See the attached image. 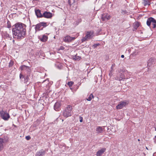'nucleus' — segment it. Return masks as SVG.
<instances>
[{"mask_svg": "<svg viewBox=\"0 0 156 156\" xmlns=\"http://www.w3.org/2000/svg\"><path fill=\"white\" fill-rule=\"evenodd\" d=\"M26 27L21 23H17L13 25L12 30L14 38L19 40L23 38L26 34Z\"/></svg>", "mask_w": 156, "mask_h": 156, "instance_id": "nucleus-1", "label": "nucleus"}, {"mask_svg": "<svg viewBox=\"0 0 156 156\" xmlns=\"http://www.w3.org/2000/svg\"><path fill=\"white\" fill-rule=\"evenodd\" d=\"M72 107L70 105H68L66 108L63 111V115L66 118L72 115Z\"/></svg>", "mask_w": 156, "mask_h": 156, "instance_id": "nucleus-2", "label": "nucleus"}, {"mask_svg": "<svg viewBox=\"0 0 156 156\" xmlns=\"http://www.w3.org/2000/svg\"><path fill=\"white\" fill-rule=\"evenodd\" d=\"M147 24L150 28H156V20L153 18L150 17L147 19Z\"/></svg>", "mask_w": 156, "mask_h": 156, "instance_id": "nucleus-3", "label": "nucleus"}, {"mask_svg": "<svg viewBox=\"0 0 156 156\" xmlns=\"http://www.w3.org/2000/svg\"><path fill=\"white\" fill-rule=\"evenodd\" d=\"M0 115L2 118L4 120H8L10 117V116L8 113L3 110L0 112Z\"/></svg>", "mask_w": 156, "mask_h": 156, "instance_id": "nucleus-4", "label": "nucleus"}, {"mask_svg": "<svg viewBox=\"0 0 156 156\" xmlns=\"http://www.w3.org/2000/svg\"><path fill=\"white\" fill-rule=\"evenodd\" d=\"M46 23L43 22H41L37 24L36 25L35 28L36 31L39 30H41V28L42 26L45 27L46 26Z\"/></svg>", "mask_w": 156, "mask_h": 156, "instance_id": "nucleus-5", "label": "nucleus"}, {"mask_svg": "<svg viewBox=\"0 0 156 156\" xmlns=\"http://www.w3.org/2000/svg\"><path fill=\"white\" fill-rule=\"evenodd\" d=\"M127 104V103L126 102L124 101H121L117 105L116 107V108L117 109H121L126 106Z\"/></svg>", "mask_w": 156, "mask_h": 156, "instance_id": "nucleus-6", "label": "nucleus"}, {"mask_svg": "<svg viewBox=\"0 0 156 156\" xmlns=\"http://www.w3.org/2000/svg\"><path fill=\"white\" fill-rule=\"evenodd\" d=\"M75 37H71L69 36H67L64 37L63 40L65 42H69L75 39Z\"/></svg>", "mask_w": 156, "mask_h": 156, "instance_id": "nucleus-7", "label": "nucleus"}, {"mask_svg": "<svg viewBox=\"0 0 156 156\" xmlns=\"http://www.w3.org/2000/svg\"><path fill=\"white\" fill-rule=\"evenodd\" d=\"M94 32L93 31H87L86 33V37L87 38L88 40H90L93 37Z\"/></svg>", "mask_w": 156, "mask_h": 156, "instance_id": "nucleus-8", "label": "nucleus"}, {"mask_svg": "<svg viewBox=\"0 0 156 156\" xmlns=\"http://www.w3.org/2000/svg\"><path fill=\"white\" fill-rule=\"evenodd\" d=\"M43 17L47 18H50L52 17V14L49 12H45L42 14Z\"/></svg>", "mask_w": 156, "mask_h": 156, "instance_id": "nucleus-9", "label": "nucleus"}, {"mask_svg": "<svg viewBox=\"0 0 156 156\" xmlns=\"http://www.w3.org/2000/svg\"><path fill=\"white\" fill-rule=\"evenodd\" d=\"M111 18V16L110 15L107 14H105L102 16V20L103 21H107L109 20Z\"/></svg>", "mask_w": 156, "mask_h": 156, "instance_id": "nucleus-10", "label": "nucleus"}, {"mask_svg": "<svg viewBox=\"0 0 156 156\" xmlns=\"http://www.w3.org/2000/svg\"><path fill=\"white\" fill-rule=\"evenodd\" d=\"M20 69L21 70H25L28 73H30L31 71L30 67L24 65H22L21 66Z\"/></svg>", "mask_w": 156, "mask_h": 156, "instance_id": "nucleus-11", "label": "nucleus"}, {"mask_svg": "<svg viewBox=\"0 0 156 156\" xmlns=\"http://www.w3.org/2000/svg\"><path fill=\"white\" fill-rule=\"evenodd\" d=\"M60 106L61 104L59 102H56L54 106V110L56 111H59L60 109Z\"/></svg>", "mask_w": 156, "mask_h": 156, "instance_id": "nucleus-12", "label": "nucleus"}, {"mask_svg": "<svg viewBox=\"0 0 156 156\" xmlns=\"http://www.w3.org/2000/svg\"><path fill=\"white\" fill-rule=\"evenodd\" d=\"M106 148H103L97 151L96 154L97 156H101L105 151Z\"/></svg>", "mask_w": 156, "mask_h": 156, "instance_id": "nucleus-13", "label": "nucleus"}, {"mask_svg": "<svg viewBox=\"0 0 156 156\" xmlns=\"http://www.w3.org/2000/svg\"><path fill=\"white\" fill-rule=\"evenodd\" d=\"M30 73H29L24 78V83H25L27 85L29 84L30 82H29V81L30 80Z\"/></svg>", "mask_w": 156, "mask_h": 156, "instance_id": "nucleus-14", "label": "nucleus"}, {"mask_svg": "<svg viewBox=\"0 0 156 156\" xmlns=\"http://www.w3.org/2000/svg\"><path fill=\"white\" fill-rule=\"evenodd\" d=\"M39 38L41 41L45 42L47 41L48 37L47 36L43 35L42 37H40Z\"/></svg>", "mask_w": 156, "mask_h": 156, "instance_id": "nucleus-15", "label": "nucleus"}, {"mask_svg": "<svg viewBox=\"0 0 156 156\" xmlns=\"http://www.w3.org/2000/svg\"><path fill=\"white\" fill-rule=\"evenodd\" d=\"M45 151L43 150V149H42L40 151L37 152L36 154L37 155L40 156H43L45 154Z\"/></svg>", "mask_w": 156, "mask_h": 156, "instance_id": "nucleus-16", "label": "nucleus"}, {"mask_svg": "<svg viewBox=\"0 0 156 156\" xmlns=\"http://www.w3.org/2000/svg\"><path fill=\"white\" fill-rule=\"evenodd\" d=\"M35 12L36 15L38 17H43L42 14L41 13L40 10L37 9L35 11Z\"/></svg>", "mask_w": 156, "mask_h": 156, "instance_id": "nucleus-17", "label": "nucleus"}, {"mask_svg": "<svg viewBox=\"0 0 156 156\" xmlns=\"http://www.w3.org/2000/svg\"><path fill=\"white\" fill-rule=\"evenodd\" d=\"M142 3L144 6L147 5H150V0H143Z\"/></svg>", "mask_w": 156, "mask_h": 156, "instance_id": "nucleus-18", "label": "nucleus"}, {"mask_svg": "<svg viewBox=\"0 0 156 156\" xmlns=\"http://www.w3.org/2000/svg\"><path fill=\"white\" fill-rule=\"evenodd\" d=\"M4 143V139L2 138H0V151L3 148Z\"/></svg>", "mask_w": 156, "mask_h": 156, "instance_id": "nucleus-19", "label": "nucleus"}, {"mask_svg": "<svg viewBox=\"0 0 156 156\" xmlns=\"http://www.w3.org/2000/svg\"><path fill=\"white\" fill-rule=\"evenodd\" d=\"M154 59L152 58H151L147 62V65L148 66H150L153 63L154 61Z\"/></svg>", "mask_w": 156, "mask_h": 156, "instance_id": "nucleus-20", "label": "nucleus"}, {"mask_svg": "<svg viewBox=\"0 0 156 156\" xmlns=\"http://www.w3.org/2000/svg\"><path fill=\"white\" fill-rule=\"evenodd\" d=\"M140 26V23L138 22H136L134 23L133 25V28L135 29H137Z\"/></svg>", "mask_w": 156, "mask_h": 156, "instance_id": "nucleus-21", "label": "nucleus"}, {"mask_svg": "<svg viewBox=\"0 0 156 156\" xmlns=\"http://www.w3.org/2000/svg\"><path fill=\"white\" fill-rule=\"evenodd\" d=\"M96 131L97 133H101L103 131V129L102 127L98 126L96 128Z\"/></svg>", "mask_w": 156, "mask_h": 156, "instance_id": "nucleus-22", "label": "nucleus"}, {"mask_svg": "<svg viewBox=\"0 0 156 156\" xmlns=\"http://www.w3.org/2000/svg\"><path fill=\"white\" fill-rule=\"evenodd\" d=\"M94 98V96H93V95L92 94H91L90 95L89 97L87 99V100L88 101H90L92 98Z\"/></svg>", "mask_w": 156, "mask_h": 156, "instance_id": "nucleus-23", "label": "nucleus"}, {"mask_svg": "<svg viewBox=\"0 0 156 156\" xmlns=\"http://www.w3.org/2000/svg\"><path fill=\"white\" fill-rule=\"evenodd\" d=\"M73 58L75 60H79L80 59V57L78 56L75 55L74 56H73Z\"/></svg>", "mask_w": 156, "mask_h": 156, "instance_id": "nucleus-24", "label": "nucleus"}, {"mask_svg": "<svg viewBox=\"0 0 156 156\" xmlns=\"http://www.w3.org/2000/svg\"><path fill=\"white\" fill-rule=\"evenodd\" d=\"M7 27L8 28H10L11 27V24L9 21H8L6 23Z\"/></svg>", "mask_w": 156, "mask_h": 156, "instance_id": "nucleus-25", "label": "nucleus"}, {"mask_svg": "<svg viewBox=\"0 0 156 156\" xmlns=\"http://www.w3.org/2000/svg\"><path fill=\"white\" fill-rule=\"evenodd\" d=\"M4 36L6 38H9V37H10V35L9 34H8V33H7L6 32L5 34H4Z\"/></svg>", "mask_w": 156, "mask_h": 156, "instance_id": "nucleus-26", "label": "nucleus"}, {"mask_svg": "<svg viewBox=\"0 0 156 156\" xmlns=\"http://www.w3.org/2000/svg\"><path fill=\"white\" fill-rule=\"evenodd\" d=\"M74 83L73 81L69 82L67 84L69 86V87L72 86L73 85Z\"/></svg>", "mask_w": 156, "mask_h": 156, "instance_id": "nucleus-27", "label": "nucleus"}, {"mask_svg": "<svg viewBox=\"0 0 156 156\" xmlns=\"http://www.w3.org/2000/svg\"><path fill=\"white\" fill-rule=\"evenodd\" d=\"M88 40V39H87V38L86 37V36H85L84 37H83L81 41L82 42H83L86 41H87Z\"/></svg>", "mask_w": 156, "mask_h": 156, "instance_id": "nucleus-28", "label": "nucleus"}, {"mask_svg": "<svg viewBox=\"0 0 156 156\" xmlns=\"http://www.w3.org/2000/svg\"><path fill=\"white\" fill-rule=\"evenodd\" d=\"M100 45V44H94L93 45V47H94V48H96L98 46H99Z\"/></svg>", "mask_w": 156, "mask_h": 156, "instance_id": "nucleus-29", "label": "nucleus"}, {"mask_svg": "<svg viewBox=\"0 0 156 156\" xmlns=\"http://www.w3.org/2000/svg\"><path fill=\"white\" fill-rule=\"evenodd\" d=\"M13 64V62L11 61L9 64V67H11L12 66Z\"/></svg>", "mask_w": 156, "mask_h": 156, "instance_id": "nucleus-30", "label": "nucleus"}, {"mask_svg": "<svg viewBox=\"0 0 156 156\" xmlns=\"http://www.w3.org/2000/svg\"><path fill=\"white\" fill-rule=\"evenodd\" d=\"M26 139L27 140H29L31 138L30 136H26Z\"/></svg>", "mask_w": 156, "mask_h": 156, "instance_id": "nucleus-31", "label": "nucleus"}, {"mask_svg": "<svg viewBox=\"0 0 156 156\" xmlns=\"http://www.w3.org/2000/svg\"><path fill=\"white\" fill-rule=\"evenodd\" d=\"M79 119L80 122H83V118L82 117L80 116L79 117Z\"/></svg>", "mask_w": 156, "mask_h": 156, "instance_id": "nucleus-32", "label": "nucleus"}, {"mask_svg": "<svg viewBox=\"0 0 156 156\" xmlns=\"http://www.w3.org/2000/svg\"><path fill=\"white\" fill-rule=\"evenodd\" d=\"M115 64L114 63L112 64L111 67V69H113V68L115 67Z\"/></svg>", "mask_w": 156, "mask_h": 156, "instance_id": "nucleus-33", "label": "nucleus"}, {"mask_svg": "<svg viewBox=\"0 0 156 156\" xmlns=\"http://www.w3.org/2000/svg\"><path fill=\"white\" fill-rule=\"evenodd\" d=\"M123 79V77H120L119 79H118V78H116V80H119V81H121L122 79Z\"/></svg>", "mask_w": 156, "mask_h": 156, "instance_id": "nucleus-34", "label": "nucleus"}, {"mask_svg": "<svg viewBox=\"0 0 156 156\" xmlns=\"http://www.w3.org/2000/svg\"><path fill=\"white\" fill-rule=\"evenodd\" d=\"M127 12L126 10H122V13L126 14Z\"/></svg>", "mask_w": 156, "mask_h": 156, "instance_id": "nucleus-35", "label": "nucleus"}, {"mask_svg": "<svg viewBox=\"0 0 156 156\" xmlns=\"http://www.w3.org/2000/svg\"><path fill=\"white\" fill-rule=\"evenodd\" d=\"M20 79H21L22 78H23L24 77L23 76L21 73L20 75Z\"/></svg>", "mask_w": 156, "mask_h": 156, "instance_id": "nucleus-36", "label": "nucleus"}, {"mask_svg": "<svg viewBox=\"0 0 156 156\" xmlns=\"http://www.w3.org/2000/svg\"><path fill=\"white\" fill-rule=\"evenodd\" d=\"M109 75L110 76V77H111L112 75V72H110L109 73Z\"/></svg>", "mask_w": 156, "mask_h": 156, "instance_id": "nucleus-37", "label": "nucleus"}, {"mask_svg": "<svg viewBox=\"0 0 156 156\" xmlns=\"http://www.w3.org/2000/svg\"><path fill=\"white\" fill-rule=\"evenodd\" d=\"M154 142L156 143V136H155V137H154Z\"/></svg>", "mask_w": 156, "mask_h": 156, "instance_id": "nucleus-38", "label": "nucleus"}, {"mask_svg": "<svg viewBox=\"0 0 156 156\" xmlns=\"http://www.w3.org/2000/svg\"><path fill=\"white\" fill-rule=\"evenodd\" d=\"M8 38L10 40H11L12 39V37L10 35V36L9 37V38Z\"/></svg>", "mask_w": 156, "mask_h": 156, "instance_id": "nucleus-39", "label": "nucleus"}, {"mask_svg": "<svg viewBox=\"0 0 156 156\" xmlns=\"http://www.w3.org/2000/svg\"><path fill=\"white\" fill-rule=\"evenodd\" d=\"M124 57V55H122L121 56V57L122 58H123Z\"/></svg>", "mask_w": 156, "mask_h": 156, "instance_id": "nucleus-40", "label": "nucleus"}, {"mask_svg": "<svg viewBox=\"0 0 156 156\" xmlns=\"http://www.w3.org/2000/svg\"><path fill=\"white\" fill-rule=\"evenodd\" d=\"M154 128L155 129V130L156 131V123L155 124V125Z\"/></svg>", "mask_w": 156, "mask_h": 156, "instance_id": "nucleus-41", "label": "nucleus"}, {"mask_svg": "<svg viewBox=\"0 0 156 156\" xmlns=\"http://www.w3.org/2000/svg\"><path fill=\"white\" fill-rule=\"evenodd\" d=\"M110 72H112V73H113V69H111V70L110 71Z\"/></svg>", "mask_w": 156, "mask_h": 156, "instance_id": "nucleus-42", "label": "nucleus"}, {"mask_svg": "<svg viewBox=\"0 0 156 156\" xmlns=\"http://www.w3.org/2000/svg\"><path fill=\"white\" fill-rule=\"evenodd\" d=\"M12 42L13 43H15V40H12Z\"/></svg>", "mask_w": 156, "mask_h": 156, "instance_id": "nucleus-43", "label": "nucleus"}, {"mask_svg": "<svg viewBox=\"0 0 156 156\" xmlns=\"http://www.w3.org/2000/svg\"><path fill=\"white\" fill-rule=\"evenodd\" d=\"M120 77H123V79L124 78V76H123L122 75V76H120Z\"/></svg>", "mask_w": 156, "mask_h": 156, "instance_id": "nucleus-44", "label": "nucleus"}, {"mask_svg": "<svg viewBox=\"0 0 156 156\" xmlns=\"http://www.w3.org/2000/svg\"><path fill=\"white\" fill-rule=\"evenodd\" d=\"M68 2L69 3H70V0H68Z\"/></svg>", "mask_w": 156, "mask_h": 156, "instance_id": "nucleus-45", "label": "nucleus"}, {"mask_svg": "<svg viewBox=\"0 0 156 156\" xmlns=\"http://www.w3.org/2000/svg\"><path fill=\"white\" fill-rule=\"evenodd\" d=\"M46 81V80H44V81Z\"/></svg>", "mask_w": 156, "mask_h": 156, "instance_id": "nucleus-46", "label": "nucleus"}]
</instances>
